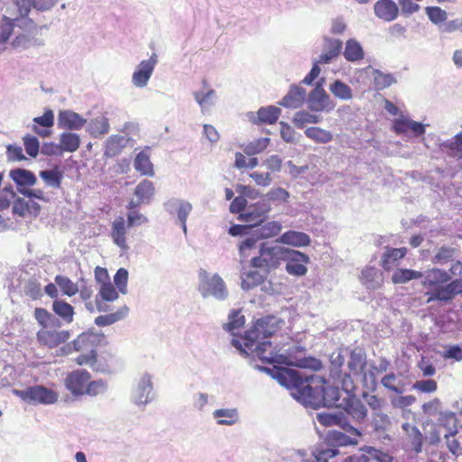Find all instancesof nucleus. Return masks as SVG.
I'll list each match as a JSON object with an SVG mask.
<instances>
[{"label": "nucleus", "instance_id": "obj_1", "mask_svg": "<svg viewBox=\"0 0 462 462\" xmlns=\"http://www.w3.org/2000/svg\"><path fill=\"white\" fill-rule=\"evenodd\" d=\"M263 364L273 365V376L301 402L313 406H332L338 401V389L332 387L319 376L303 375L299 371L279 366L290 365L289 356L281 352V348L273 346L271 341L259 343L251 349Z\"/></svg>", "mask_w": 462, "mask_h": 462}, {"label": "nucleus", "instance_id": "obj_2", "mask_svg": "<svg viewBox=\"0 0 462 462\" xmlns=\"http://www.w3.org/2000/svg\"><path fill=\"white\" fill-rule=\"evenodd\" d=\"M421 285L427 291V303L439 301L448 303L457 295L462 294V278L451 280V275L444 269L431 268L425 273Z\"/></svg>", "mask_w": 462, "mask_h": 462}, {"label": "nucleus", "instance_id": "obj_3", "mask_svg": "<svg viewBox=\"0 0 462 462\" xmlns=\"http://www.w3.org/2000/svg\"><path fill=\"white\" fill-rule=\"evenodd\" d=\"M34 319L40 326L36 339L42 347L53 349L70 338V331L61 329L60 321L46 309L35 308Z\"/></svg>", "mask_w": 462, "mask_h": 462}, {"label": "nucleus", "instance_id": "obj_4", "mask_svg": "<svg viewBox=\"0 0 462 462\" xmlns=\"http://www.w3.org/2000/svg\"><path fill=\"white\" fill-rule=\"evenodd\" d=\"M332 364L337 368V377L341 383L342 389L346 393L356 390V381L366 378V356L361 350H351L346 362H344L343 356L338 355Z\"/></svg>", "mask_w": 462, "mask_h": 462}, {"label": "nucleus", "instance_id": "obj_5", "mask_svg": "<svg viewBox=\"0 0 462 462\" xmlns=\"http://www.w3.org/2000/svg\"><path fill=\"white\" fill-rule=\"evenodd\" d=\"M104 336L91 331H87L79 334L71 344L67 345L62 348L66 354H70L72 351L80 352L75 362L78 365H88L91 368L95 367L97 362V347L101 344Z\"/></svg>", "mask_w": 462, "mask_h": 462}, {"label": "nucleus", "instance_id": "obj_6", "mask_svg": "<svg viewBox=\"0 0 462 462\" xmlns=\"http://www.w3.org/2000/svg\"><path fill=\"white\" fill-rule=\"evenodd\" d=\"M288 253V248L282 246H268L262 243L259 248V254L250 261V265L254 268H260L269 273L271 270L277 269Z\"/></svg>", "mask_w": 462, "mask_h": 462}, {"label": "nucleus", "instance_id": "obj_7", "mask_svg": "<svg viewBox=\"0 0 462 462\" xmlns=\"http://www.w3.org/2000/svg\"><path fill=\"white\" fill-rule=\"evenodd\" d=\"M278 329L279 320L274 316L257 319L253 327L245 332L244 337L245 348L251 350L255 342L273 336Z\"/></svg>", "mask_w": 462, "mask_h": 462}, {"label": "nucleus", "instance_id": "obj_8", "mask_svg": "<svg viewBox=\"0 0 462 462\" xmlns=\"http://www.w3.org/2000/svg\"><path fill=\"white\" fill-rule=\"evenodd\" d=\"M199 291L203 297L213 296L220 300L226 299L228 291L225 282L219 275L214 274L210 276L206 270L200 269L199 271Z\"/></svg>", "mask_w": 462, "mask_h": 462}, {"label": "nucleus", "instance_id": "obj_9", "mask_svg": "<svg viewBox=\"0 0 462 462\" xmlns=\"http://www.w3.org/2000/svg\"><path fill=\"white\" fill-rule=\"evenodd\" d=\"M16 395L23 401L33 404H53L58 401V393L42 385H34L25 390L16 391Z\"/></svg>", "mask_w": 462, "mask_h": 462}, {"label": "nucleus", "instance_id": "obj_10", "mask_svg": "<svg viewBox=\"0 0 462 462\" xmlns=\"http://www.w3.org/2000/svg\"><path fill=\"white\" fill-rule=\"evenodd\" d=\"M286 272L294 276H303L307 273V264L310 262V257L300 251L292 250L288 248L286 257Z\"/></svg>", "mask_w": 462, "mask_h": 462}, {"label": "nucleus", "instance_id": "obj_11", "mask_svg": "<svg viewBox=\"0 0 462 462\" xmlns=\"http://www.w3.org/2000/svg\"><path fill=\"white\" fill-rule=\"evenodd\" d=\"M91 374L84 369H79L68 374L64 383L66 388L75 396L84 395Z\"/></svg>", "mask_w": 462, "mask_h": 462}, {"label": "nucleus", "instance_id": "obj_12", "mask_svg": "<svg viewBox=\"0 0 462 462\" xmlns=\"http://www.w3.org/2000/svg\"><path fill=\"white\" fill-rule=\"evenodd\" d=\"M377 18L384 22H392L398 17L399 7L393 0H378L374 5Z\"/></svg>", "mask_w": 462, "mask_h": 462}, {"label": "nucleus", "instance_id": "obj_13", "mask_svg": "<svg viewBox=\"0 0 462 462\" xmlns=\"http://www.w3.org/2000/svg\"><path fill=\"white\" fill-rule=\"evenodd\" d=\"M86 124L84 119L78 113L71 110H61L58 115V127L66 130H79Z\"/></svg>", "mask_w": 462, "mask_h": 462}, {"label": "nucleus", "instance_id": "obj_14", "mask_svg": "<svg viewBox=\"0 0 462 462\" xmlns=\"http://www.w3.org/2000/svg\"><path fill=\"white\" fill-rule=\"evenodd\" d=\"M118 298V291L110 282L100 285L97 295L96 296V306L98 311H106V301H114Z\"/></svg>", "mask_w": 462, "mask_h": 462}, {"label": "nucleus", "instance_id": "obj_15", "mask_svg": "<svg viewBox=\"0 0 462 462\" xmlns=\"http://www.w3.org/2000/svg\"><path fill=\"white\" fill-rule=\"evenodd\" d=\"M359 280L368 290H377L383 286L382 273L374 266H366L361 272Z\"/></svg>", "mask_w": 462, "mask_h": 462}, {"label": "nucleus", "instance_id": "obj_16", "mask_svg": "<svg viewBox=\"0 0 462 462\" xmlns=\"http://www.w3.org/2000/svg\"><path fill=\"white\" fill-rule=\"evenodd\" d=\"M277 241L293 247H306L310 245L311 240L306 233L289 230L283 233Z\"/></svg>", "mask_w": 462, "mask_h": 462}, {"label": "nucleus", "instance_id": "obj_17", "mask_svg": "<svg viewBox=\"0 0 462 462\" xmlns=\"http://www.w3.org/2000/svg\"><path fill=\"white\" fill-rule=\"evenodd\" d=\"M324 51L318 63L328 64L337 58L342 50V42L337 39L325 38Z\"/></svg>", "mask_w": 462, "mask_h": 462}, {"label": "nucleus", "instance_id": "obj_18", "mask_svg": "<svg viewBox=\"0 0 462 462\" xmlns=\"http://www.w3.org/2000/svg\"><path fill=\"white\" fill-rule=\"evenodd\" d=\"M155 62L156 60L152 59L141 61L133 75V82L135 86L142 88L147 84L152 73Z\"/></svg>", "mask_w": 462, "mask_h": 462}, {"label": "nucleus", "instance_id": "obj_19", "mask_svg": "<svg viewBox=\"0 0 462 462\" xmlns=\"http://www.w3.org/2000/svg\"><path fill=\"white\" fill-rule=\"evenodd\" d=\"M111 238L113 242L121 249H127L126 243V225L123 217H118L114 220L111 226Z\"/></svg>", "mask_w": 462, "mask_h": 462}, {"label": "nucleus", "instance_id": "obj_20", "mask_svg": "<svg viewBox=\"0 0 462 462\" xmlns=\"http://www.w3.org/2000/svg\"><path fill=\"white\" fill-rule=\"evenodd\" d=\"M33 122L38 125L45 127V129H40L37 125H33L32 130L35 134H37L41 137L50 136L51 134L50 128L52 127L54 125V115L52 110H45L44 114L42 116L34 117Z\"/></svg>", "mask_w": 462, "mask_h": 462}, {"label": "nucleus", "instance_id": "obj_21", "mask_svg": "<svg viewBox=\"0 0 462 462\" xmlns=\"http://www.w3.org/2000/svg\"><path fill=\"white\" fill-rule=\"evenodd\" d=\"M406 254V247L387 248L382 256L381 266L383 268V270L389 272L394 265L397 264V262L404 258Z\"/></svg>", "mask_w": 462, "mask_h": 462}, {"label": "nucleus", "instance_id": "obj_22", "mask_svg": "<svg viewBox=\"0 0 462 462\" xmlns=\"http://www.w3.org/2000/svg\"><path fill=\"white\" fill-rule=\"evenodd\" d=\"M281 109L274 106L261 107L257 111V117L254 119V124L273 125L281 116Z\"/></svg>", "mask_w": 462, "mask_h": 462}, {"label": "nucleus", "instance_id": "obj_23", "mask_svg": "<svg viewBox=\"0 0 462 462\" xmlns=\"http://www.w3.org/2000/svg\"><path fill=\"white\" fill-rule=\"evenodd\" d=\"M271 207L264 202H257L247 213L240 214V218L246 222H262Z\"/></svg>", "mask_w": 462, "mask_h": 462}, {"label": "nucleus", "instance_id": "obj_24", "mask_svg": "<svg viewBox=\"0 0 462 462\" xmlns=\"http://www.w3.org/2000/svg\"><path fill=\"white\" fill-rule=\"evenodd\" d=\"M53 312L65 323L70 324L74 319V307L62 300H55L52 302Z\"/></svg>", "mask_w": 462, "mask_h": 462}, {"label": "nucleus", "instance_id": "obj_25", "mask_svg": "<svg viewBox=\"0 0 462 462\" xmlns=\"http://www.w3.org/2000/svg\"><path fill=\"white\" fill-rule=\"evenodd\" d=\"M305 98V90L299 87H292L288 94L280 102L285 107H299Z\"/></svg>", "mask_w": 462, "mask_h": 462}, {"label": "nucleus", "instance_id": "obj_26", "mask_svg": "<svg viewBox=\"0 0 462 462\" xmlns=\"http://www.w3.org/2000/svg\"><path fill=\"white\" fill-rule=\"evenodd\" d=\"M59 143L62 152H74L79 148L81 140L79 135L77 134L71 132H64L60 135Z\"/></svg>", "mask_w": 462, "mask_h": 462}, {"label": "nucleus", "instance_id": "obj_27", "mask_svg": "<svg viewBox=\"0 0 462 462\" xmlns=\"http://www.w3.org/2000/svg\"><path fill=\"white\" fill-rule=\"evenodd\" d=\"M345 411L349 416L356 420H364L367 414V410L365 404L356 398L348 399Z\"/></svg>", "mask_w": 462, "mask_h": 462}, {"label": "nucleus", "instance_id": "obj_28", "mask_svg": "<svg viewBox=\"0 0 462 462\" xmlns=\"http://www.w3.org/2000/svg\"><path fill=\"white\" fill-rule=\"evenodd\" d=\"M343 54L345 59L351 62L359 61L363 60L365 56L362 46L354 39L346 41Z\"/></svg>", "mask_w": 462, "mask_h": 462}, {"label": "nucleus", "instance_id": "obj_29", "mask_svg": "<svg viewBox=\"0 0 462 462\" xmlns=\"http://www.w3.org/2000/svg\"><path fill=\"white\" fill-rule=\"evenodd\" d=\"M282 224L278 221H270L260 226L254 232V235L261 239H268L278 236L282 231Z\"/></svg>", "mask_w": 462, "mask_h": 462}, {"label": "nucleus", "instance_id": "obj_30", "mask_svg": "<svg viewBox=\"0 0 462 462\" xmlns=\"http://www.w3.org/2000/svg\"><path fill=\"white\" fill-rule=\"evenodd\" d=\"M134 169L141 174L146 176H153V165L150 160L149 155L142 151L140 152L134 162Z\"/></svg>", "mask_w": 462, "mask_h": 462}, {"label": "nucleus", "instance_id": "obj_31", "mask_svg": "<svg viewBox=\"0 0 462 462\" xmlns=\"http://www.w3.org/2000/svg\"><path fill=\"white\" fill-rule=\"evenodd\" d=\"M305 135L316 143H328L333 140V134L323 128L318 126L308 127L304 131Z\"/></svg>", "mask_w": 462, "mask_h": 462}, {"label": "nucleus", "instance_id": "obj_32", "mask_svg": "<svg viewBox=\"0 0 462 462\" xmlns=\"http://www.w3.org/2000/svg\"><path fill=\"white\" fill-rule=\"evenodd\" d=\"M422 277L423 273L420 271L400 268L393 273L392 276V282L394 284H402L406 283L411 280L420 279Z\"/></svg>", "mask_w": 462, "mask_h": 462}, {"label": "nucleus", "instance_id": "obj_33", "mask_svg": "<svg viewBox=\"0 0 462 462\" xmlns=\"http://www.w3.org/2000/svg\"><path fill=\"white\" fill-rule=\"evenodd\" d=\"M134 194L140 203H148L154 194V186L151 180H143L135 188Z\"/></svg>", "mask_w": 462, "mask_h": 462}, {"label": "nucleus", "instance_id": "obj_34", "mask_svg": "<svg viewBox=\"0 0 462 462\" xmlns=\"http://www.w3.org/2000/svg\"><path fill=\"white\" fill-rule=\"evenodd\" d=\"M404 430L408 433L411 448L416 452L420 453L422 448L423 436L417 427L411 426L408 423L403 425Z\"/></svg>", "mask_w": 462, "mask_h": 462}, {"label": "nucleus", "instance_id": "obj_35", "mask_svg": "<svg viewBox=\"0 0 462 462\" xmlns=\"http://www.w3.org/2000/svg\"><path fill=\"white\" fill-rule=\"evenodd\" d=\"M13 4L14 8L10 11L13 21L27 17L32 6V0H14Z\"/></svg>", "mask_w": 462, "mask_h": 462}, {"label": "nucleus", "instance_id": "obj_36", "mask_svg": "<svg viewBox=\"0 0 462 462\" xmlns=\"http://www.w3.org/2000/svg\"><path fill=\"white\" fill-rule=\"evenodd\" d=\"M457 254V249L449 246H440L434 256L432 257V263L436 264H446L454 260Z\"/></svg>", "mask_w": 462, "mask_h": 462}, {"label": "nucleus", "instance_id": "obj_37", "mask_svg": "<svg viewBox=\"0 0 462 462\" xmlns=\"http://www.w3.org/2000/svg\"><path fill=\"white\" fill-rule=\"evenodd\" d=\"M263 281L264 275L261 274L259 271H248L242 276V288L248 291L260 285Z\"/></svg>", "mask_w": 462, "mask_h": 462}, {"label": "nucleus", "instance_id": "obj_38", "mask_svg": "<svg viewBox=\"0 0 462 462\" xmlns=\"http://www.w3.org/2000/svg\"><path fill=\"white\" fill-rule=\"evenodd\" d=\"M216 419H218L217 423L220 425H232L238 420L237 411L236 409H219L213 412Z\"/></svg>", "mask_w": 462, "mask_h": 462}, {"label": "nucleus", "instance_id": "obj_39", "mask_svg": "<svg viewBox=\"0 0 462 462\" xmlns=\"http://www.w3.org/2000/svg\"><path fill=\"white\" fill-rule=\"evenodd\" d=\"M258 237L254 234L242 240L238 245V252L241 259L244 261L248 258L252 252L257 248Z\"/></svg>", "mask_w": 462, "mask_h": 462}, {"label": "nucleus", "instance_id": "obj_40", "mask_svg": "<svg viewBox=\"0 0 462 462\" xmlns=\"http://www.w3.org/2000/svg\"><path fill=\"white\" fill-rule=\"evenodd\" d=\"M128 311L126 307H124L116 312L101 315L96 318L95 324L98 327H105L114 324L115 322L123 319Z\"/></svg>", "mask_w": 462, "mask_h": 462}, {"label": "nucleus", "instance_id": "obj_41", "mask_svg": "<svg viewBox=\"0 0 462 462\" xmlns=\"http://www.w3.org/2000/svg\"><path fill=\"white\" fill-rule=\"evenodd\" d=\"M321 121V117L316 115H312L306 111L297 112L292 119L293 124L298 128H303L307 124H317Z\"/></svg>", "mask_w": 462, "mask_h": 462}, {"label": "nucleus", "instance_id": "obj_42", "mask_svg": "<svg viewBox=\"0 0 462 462\" xmlns=\"http://www.w3.org/2000/svg\"><path fill=\"white\" fill-rule=\"evenodd\" d=\"M55 282L60 288L63 294L67 296H74L79 291L78 285L66 276L57 275Z\"/></svg>", "mask_w": 462, "mask_h": 462}, {"label": "nucleus", "instance_id": "obj_43", "mask_svg": "<svg viewBox=\"0 0 462 462\" xmlns=\"http://www.w3.org/2000/svg\"><path fill=\"white\" fill-rule=\"evenodd\" d=\"M13 180L19 185L32 186L36 182L34 174L29 171L18 169L11 172Z\"/></svg>", "mask_w": 462, "mask_h": 462}, {"label": "nucleus", "instance_id": "obj_44", "mask_svg": "<svg viewBox=\"0 0 462 462\" xmlns=\"http://www.w3.org/2000/svg\"><path fill=\"white\" fill-rule=\"evenodd\" d=\"M40 177L49 185L59 189L61 185L62 173L55 170H46L40 171Z\"/></svg>", "mask_w": 462, "mask_h": 462}, {"label": "nucleus", "instance_id": "obj_45", "mask_svg": "<svg viewBox=\"0 0 462 462\" xmlns=\"http://www.w3.org/2000/svg\"><path fill=\"white\" fill-rule=\"evenodd\" d=\"M329 89L334 96L340 99L348 100L352 98V89L348 85L341 80H336L332 85H330Z\"/></svg>", "mask_w": 462, "mask_h": 462}, {"label": "nucleus", "instance_id": "obj_46", "mask_svg": "<svg viewBox=\"0 0 462 462\" xmlns=\"http://www.w3.org/2000/svg\"><path fill=\"white\" fill-rule=\"evenodd\" d=\"M91 134L95 137L104 135L109 131L108 120L104 117H97L90 123Z\"/></svg>", "mask_w": 462, "mask_h": 462}, {"label": "nucleus", "instance_id": "obj_47", "mask_svg": "<svg viewBox=\"0 0 462 462\" xmlns=\"http://www.w3.org/2000/svg\"><path fill=\"white\" fill-rule=\"evenodd\" d=\"M366 456H362L360 459L365 461L372 460L375 462H392L393 457L385 452L376 449L373 447H369L366 449Z\"/></svg>", "mask_w": 462, "mask_h": 462}, {"label": "nucleus", "instance_id": "obj_48", "mask_svg": "<svg viewBox=\"0 0 462 462\" xmlns=\"http://www.w3.org/2000/svg\"><path fill=\"white\" fill-rule=\"evenodd\" d=\"M245 324V317L239 310H232L228 316V322L224 325V328L231 333L236 329L242 328Z\"/></svg>", "mask_w": 462, "mask_h": 462}, {"label": "nucleus", "instance_id": "obj_49", "mask_svg": "<svg viewBox=\"0 0 462 462\" xmlns=\"http://www.w3.org/2000/svg\"><path fill=\"white\" fill-rule=\"evenodd\" d=\"M443 147L448 149L451 155L462 159V132L457 134L451 141L445 143Z\"/></svg>", "mask_w": 462, "mask_h": 462}, {"label": "nucleus", "instance_id": "obj_50", "mask_svg": "<svg viewBox=\"0 0 462 462\" xmlns=\"http://www.w3.org/2000/svg\"><path fill=\"white\" fill-rule=\"evenodd\" d=\"M425 11L429 19L435 24L443 23L447 20V12L439 6H428Z\"/></svg>", "mask_w": 462, "mask_h": 462}, {"label": "nucleus", "instance_id": "obj_51", "mask_svg": "<svg viewBox=\"0 0 462 462\" xmlns=\"http://www.w3.org/2000/svg\"><path fill=\"white\" fill-rule=\"evenodd\" d=\"M338 454L336 448H317L313 452L314 458L312 460L306 459L304 462H328V458L334 457Z\"/></svg>", "mask_w": 462, "mask_h": 462}, {"label": "nucleus", "instance_id": "obj_52", "mask_svg": "<svg viewBox=\"0 0 462 462\" xmlns=\"http://www.w3.org/2000/svg\"><path fill=\"white\" fill-rule=\"evenodd\" d=\"M373 425L375 431L385 432L391 427V420L386 414L375 413L373 418Z\"/></svg>", "mask_w": 462, "mask_h": 462}, {"label": "nucleus", "instance_id": "obj_53", "mask_svg": "<svg viewBox=\"0 0 462 462\" xmlns=\"http://www.w3.org/2000/svg\"><path fill=\"white\" fill-rule=\"evenodd\" d=\"M270 144V138L263 137L256 139L249 143L245 148V152L248 154H256L264 151Z\"/></svg>", "mask_w": 462, "mask_h": 462}, {"label": "nucleus", "instance_id": "obj_54", "mask_svg": "<svg viewBox=\"0 0 462 462\" xmlns=\"http://www.w3.org/2000/svg\"><path fill=\"white\" fill-rule=\"evenodd\" d=\"M114 282L119 292L125 294L127 291L128 272L125 268L117 270L114 276Z\"/></svg>", "mask_w": 462, "mask_h": 462}, {"label": "nucleus", "instance_id": "obj_55", "mask_svg": "<svg viewBox=\"0 0 462 462\" xmlns=\"http://www.w3.org/2000/svg\"><path fill=\"white\" fill-rule=\"evenodd\" d=\"M14 26V21L11 17L4 16L0 23V43L7 42Z\"/></svg>", "mask_w": 462, "mask_h": 462}, {"label": "nucleus", "instance_id": "obj_56", "mask_svg": "<svg viewBox=\"0 0 462 462\" xmlns=\"http://www.w3.org/2000/svg\"><path fill=\"white\" fill-rule=\"evenodd\" d=\"M23 145L28 155L33 158L38 155L40 143L35 136L26 134L23 137Z\"/></svg>", "mask_w": 462, "mask_h": 462}, {"label": "nucleus", "instance_id": "obj_57", "mask_svg": "<svg viewBox=\"0 0 462 462\" xmlns=\"http://www.w3.org/2000/svg\"><path fill=\"white\" fill-rule=\"evenodd\" d=\"M265 197L269 201L286 202L290 197V194L286 189L282 188H274L267 192Z\"/></svg>", "mask_w": 462, "mask_h": 462}, {"label": "nucleus", "instance_id": "obj_58", "mask_svg": "<svg viewBox=\"0 0 462 462\" xmlns=\"http://www.w3.org/2000/svg\"><path fill=\"white\" fill-rule=\"evenodd\" d=\"M106 389V384L102 380L91 381L89 380L87 388L85 391V394L89 396H96L102 393Z\"/></svg>", "mask_w": 462, "mask_h": 462}, {"label": "nucleus", "instance_id": "obj_59", "mask_svg": "<svg viewBox=\"0 0 462 462\" xmlns=\"http://www.w3.org/2000/svg\"><path fill=\"white\" fill-rule=\"evenodd\" d=\"M329 438L339 446L355 445L357 443V440H352L348 436L339 431L331 432Z\"/></svg>", "mask_w": 462, "mask_h": 462}, {"label": "nucleus", "instance_id": "obj_60", "mask_svg": "<svg viewBox=\"0 0 462 462\" xmlns=\"http://www.w3.org/2000/svg\"><path fill=\"white\" fill-rule=\"evenodd\" d=\"M263 165L271 171V172H277L280 171L282 165V160L278 155H272L268 157L264 162Z\"/></svg>", "mask_w": 462, "mask_h": 462}, {"label": "nucleus", "instance_id": "obj_61", "mask_svg": "<svg viewBox=\"0 0 462 462\" xmlns=\"http://www.w3.org/2000/svg\"><path fill=\"white\" fill-rule=\"evenodd\" d=\"M13 211L14 214L23 217H30L27 200L17 199L14 203Z\"/></svg>", "mask_w": 462, "mask_h": 462}, {"label": "nucleus", "instance_id": "obj_62", "mask_svg": "<svg viewBox=\"0 0 462 462\" xmlns=\"http://www.w3.org/2000/svg\"><path fill=\"white\" fill-rule=\"evenodd\" d=\"M281 137L286 143H292L295 139L294 129L285 122H280Z\"/></svg>", "mask_w": 462, "mask_h": 462}, {"label": "nucleus", "instance_id": "obj_63", "mask_svg": "<svg viewBox=\"0 0 462 462\" xmlns=\"http://www.w3.org/2000/svg\"><path fill=\"white\" fill-rule=\"evenodd\" d=\"M25 293L32 300L40 299L42 295L41 284L37 282H30L26 287Z\"/></svg>", "mask_w": 462, "mask_h": 462}, {"label": "nucleus", "instance_id": "obj_64", "mask_svg": "<svg viewBox=\"0 0 462 462\" xmlns=\"http://www.w3.org/2000/svg\"><path fill=\"white\" fill-rule=\"evenodd\" d=\"M382 384L391 390L392 392L393 393H401L402 391L398 388L395 384V382H396V376L394 374H385L383 378H382Z\"/></svg>", "mask_w": 462, "mask_h": 462}]
</instances>
